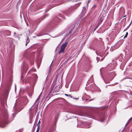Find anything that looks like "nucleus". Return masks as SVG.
I'll list each match as a JSON object with an SVG mask.
<instances>
[{"label": "nucleus", "mask_w": 132, "mask_h": 132, "mask_svg": "<svg viewBox=\"0 0 132 132\" xmlns=\"http://www.w3.org/2000/svg\"><path fill=\"white\" fill-rule=\"evenodd\" d=\"M65 95L69 97H70L71 98H72V96L70 95H68L66 94H65Z\"/></svg>", "instance_id": "obj_13"}, {"label": "nucleus", "mask_w": 132, "mask_h": 132, "mask_svg": "<svg viewBox=\"0 0 132 132\" xmlns=\"http://www.w3.org/2000/svg\"><path fill=\"white\" fill-rule=\"evenodd\" d=\"M128 34V32H126L125 36L124 37V38H125L126 37H127Z\"/></svg>", "instance_id": "obj_15"}, {"label": "nucleus", "mask_w": 132, "mask_h": 132, "mask_svg": "<svg viewBox=\"0 0 132 132\" xmlns=\"http://www.w3.org/2000/svg\"><path fill=\"white\" fill-rule=\"evenodd\" d=\"M33 78L32 79L31 77H28L27 78L25 83L28 82L30 84L32 83L33 82H36L37 80V78L38 77L37 75L36 74H33L32 75Z\"/></svg>", "instance_id": "obj_1"}, {"label": "nucleus", "mask_w": 132, "mask_h": 132, "mask_svg": "<svg viewBox=\"0 0 132 132\" xmlns=\"http://www.w3.org/2000/svg\"><path fill=\"white\" fill-rule=\"evenodd\" d=\"M109 71H111V69H109Z\"/></svg>", "instance_id": "obj_32"}, {"label": "nucleus", "mask_w": 132, "mask_h": 132, "mask_svg": "<svg viewBox=\"0 0 132 132\" xmlns=\"http://www.w3.org/2000/svg\"><path fill=\"white\" fill-rule=\"evenodd\" d=\"M28 67V65L27 63H23V67L21 68V69H22L23 71L25 70H27Z\"/></svg>", "instance_id": "obj_7"}, {"label": "nucleus", "mask_w": 132, "mask_h": 132, "mask_svg": "<svg viewBox=\"0 0 132 132\" xmlns=\"http://www.w3.org/2000/svg\"><path fill=\"white\" fill-rule=\"evenodd\" d=\"M38 101V98H37L35 101V102L36 103Z\"/></svg>", "instance_id": "obj_24"}, {"label": "nucleus", "mask_w": 132, "mask_h": 132, "mask_svg": "<svg viewBox=\"0 0 132 132\" xmlns=\"http://www.w3.org/2000/svg\"><path fill=\"white\" fill-rule=\"evenodd\" d=\"M64 19V18L62 16V15H60L58 16V17L55 19V21L57 22H59L60 21Z\"/></svg>", "instance_id": "obj_5"}, {"label": "nucleus", "mask_w": 132, "mask_h": 132, "mask_svg": "<svg viewBox=\"0 0 132 132\" xmlns=\"http://www.w3.org/2000/svg\"><path fill=\"white\" fill-rule=\"evenodd\" d=\"M72 30H70V32H69V34H71L72 33Z\"/></svg>", "instance_id": "obj_21"}, {"label": "nucleus", "mask_w": 132, "mask_h": 132, "mask_svg": "<svg viewBox=\"0 0 132 132\" xmlns=\"http://www.w3.org/2000/svg\"><path fill=\"white\" fill-rule=\"evenodd\" d=\"M129 121H128V122H127V123H126V125H125V126H127L128 125V124L129 123Z\"/></svg>", "instance_id": "obj_19"}, {"label": "nucleus", "mask_w": 132, "mask_h": 132, "mask_svg": "<svg viewBox=\"0 0 132 132\" xmlns=\"http://www.w3.org/2000/svg\"><path fill=\"white\" fill-rule=\"evenodd\" d=\"M53 62V61H52V62L51 63H52ZM51 65H50V67H49V70H48L47 71L48 75H47V77H48V76L49 75L50 72L51 71Z\"/></svg>", "instance_id": "obj_9"}, {"label": "nucleus", "mask_w": 132, "mask_h": 132, "mask_svg": "<svg viewBox=\"0 0 132 132\" xmlns=\"http://www.w3.org/2000/svg\"><path fill=\"white\" fill-rule=\"evenodd\" d=\"M104 57L103 58H102V59L100 61H102L103 60V59H104Z\"/></svg>", "instance_id": "obj_25"}, {"label": "nucleus", "mask_w": 132, "mask_h": 132, "mask_svg": "<svg viewBox=\"0 0 132 132\" xmlns=\"http://www.w3.org/2000/svg\"><path fill=\"white\" fill-rule=\"evenodd\" d=\"M113 68H111V70H112V69H113Z\"/></svg>", "instance_id": "obj_34"}, {"label": "nucleus", "mask_w": 132, "mask_h": 132, "mask_svg": "<svg viewBox=\"0 0 132 132\" xmlns=\"http://www.w3.org/2000/svg\"><path fill=\"white\" fill-rule=\"evenodd\" d=\"M132 120V118H130L128 120V121L129 122H130V121H131Z\"/></svg>", "instance_id": "obj_20"}, {"label": "nucleus", "mask_w": 132, "mask_h": 132, "mask_svg": "<svg viewBox=\"0 0 132 132\" xmlns=\"http://www.w3.org/2000/svg\"><path fill=\"white\" fill-rule=\"evenodd\" d=\"M98 24H97L95 26V29H97V28L99 26Z\"/></svg>", "instance_id": "obj_18"}, {"label": "nucleus", "mask_w": 132, "mask_h": 132, "mask_svg": "<svg viewBox=\"0 0 132 132\" xmlns=\"http://www.w3.org/2000/svg\"><path fill=\"white\" fill-rule=\"evenodd\" d=\"M22 76L21 77V79H22Z\"/></svg>", "instance_id": "obj_35"}, {"label": "nucleus", "mask_w": 132, "mask_h": 132, "mask_svg": "<svg viewBox=\"0 0 132 132\" xmlns=\"http://www.w3.org/2000/svg\"><path fill=\"white\" fill-rule=\"evenodd\" d=\"M104 117V115H103V113L102 114L100 115L99 117H100V118H102V117Z\"/></svg>", "instance_id": "obj_16"}, {"label": "nucleus", "mask_w": 132, "mask_h": 132, "mask_svg": "<svg viewBox=\"0 0 132 132\" xmlns=\"http://www.w3.org/2000/svg\"><path fill=\"white\" fill-rule=\"evenodd\" d=\"M40 123H41L40 121V120H39L37 124V127H40Z\"/></svg>", "instance_id": "obj_12"}, {"label": "nucleus", "mask_w": 132, "mask_h": 132, "mask_svg": "<svg viewBox=\"0 0 132 132\" xmlns=\"http://www.w3.org/2000/svg\"><path fill=\"white\" fill-rule=\"evenodd\" d=\"M98 55L100 56L101 57H102L103 56V55H101L100 54H99Z\"/></svg>", "instance_id": "obj_23"}, {"label": "nucleus", "mask_w": 132, "mask_h": 132, "mask_svg": "<svg viewBox=\"0 0 132 132\" xmlns=\"http://www.w3.org/2000/svg\"><path fill=\"white\" fill-rule=\"evenodd\" d=\"M109 66L111 67H112V65H110L108 66V67Z\"/></svg>", "instance_id": "obj_26"}, {"label": "nucleus", "mask_w": 132, "mask_h": 132, "mask_svg": "<svg viewBox=\"0 0 132 132\" xmlns=\"http://www.w3.org/2000/svg\"><path fill=\"white\" fill-rule=\"evenodd\" d=\"M116 36L115 33L112 31L110 34L108 35L106 39L109 42H111L113 40Z\"/></svg>", "instance_id": "obj_2"}, {"label": "nucleus", "mask_w": 132, "mask_h": 132, "mask_svg": "<svg viewBox=\"0 0 132 132\" xmlns=\"http://www.w3.org/2000/svg\"><path fill=\"white\" fill-rule=\"evenodd\" d=\"M39 129H40V127H37V130L36 132H39Z\"/></svg>", "instance_id": "obj_14"}, {"label": "nucleus", "mask_w": 132, "mask_h": 132, "mask_svg": "<svg viewBox=\"0 0 132 132\" xmlns=\"http://www.w3.org/2000/svg\"><path fill=\"white\" fill-rule=\"evenodd\" d=\"M74 28H73V29H74Z\"/></svg>", "instance_id": "obj_36"}, {"label": "nucleus", "mask_w": 132, "mask_h": 132, "mask_svg": "<svg viewBox=\"0 0 132 132\" xmlns=\"http://www.w3.org/2000/svg\"><path fill=\"white\" fill-rule=\"evenodd\" d=\"M104 119H102H102H101L100 120V121L101 122H103V121H104Z\"/></svg>", "instance_id": "obj_22"}, {"label": "nucleus", "mask_w": 132, "mask_h": 132, "mask_svg": "<svg viewBox=\"0 0 132 132\" xmlns=\"http://www.w3.org/2000/svg\"><path fill=\"white\" fill-rule=\"evenodd\" d=\"M7 120H4L3 121H0V127H4L6 125L7 123Z\"/></svg>", "instance_id": "obj_4"}, {"label": "nucleus", "mask_w": 132, "mask_h": 132, "mask_svg": "<svg viewBox=\"0 0 132 132\" xmlns=\"http://www.w3.org/2000/svg\"><path fill=\"white\" fill-rule=\"evenodd\" d=\"M122 57V55H120V56H119V57Z\"/></svg>", "instance_id": "obj_27"}, {"label": "nucleus", "mask_w": 132, "mask_h": 132, "mask_svg": "<svg viewBox=\"0 0 132 132\" xmlns=\"http://www.w3.org/2000/svg\"><path fill=\"white\" fill-rule=\"evenodd\" d=\"M30 42V40L29 39L28 37H27V39H26V45L27 46V44L28 43Z\"/></svg>", "instance_id": "obj_10"}, {"label": "nucleus", "mask_w": 132, "mask_h": 132, "mask_svg": "<svg viewBox=\"0 0 132 132\" xmlns=\"http://www.w3.org/2000/svg\"><path fill=\"white\" fill-rule=\"evenodd\" d=\"M67 44L68 43L67 42H65L64 43L62 44L61 49L60 51H59V53L60 54L61 53L63 52H64L65 49L66 47Z\"/></svg>", "instance_id": "obj_3"}, {"label": "nucleus", "mask_w": 132, "mask_h": 132, "mask_svg": "<svg viewBox=\"0 0 132 132\" xmlns=\"http://www.w3.org/2000/svg\"><path fill=\"white\" fill-rule=\"evenodd\" d=\"M102 19L101 18L99 20V22L97 24H98V26H99L100 24L102 22Z\"/></svg>", "instance_id": "obj_11"}, {"label": "nucleus", "mask_w": 132, "mask_h": 132, "mask_svg": "<svg viewBox=\"0 0 132 132\" xmlns=\"http://www.w3.org/2000/svg\"><path fill=\"white\" fill-rule=\"evenodd\" d=\"M32 70H29V72H30Z\"/></svg>", "instance_id": "obj_29"}, {"label": "nucleus", "mask_w": 132, "mask_h": 132, "mask_svg": "<svg viewBox=\"0 0 132 132\" xmlns=\"http://www.w3.org/2000/svg\"><path fill=\"white\" fill-rule=\"evenodd\" d=\"M95 52H96V54L97 55H98V54L97 53V52L96 51Z\"/></svg>", "instance_id": "obj_31"}, {"label": "nucleus", "mask_w": 132, "mask_h": 132, "mask_svg": "<svg viewBox=\"0 0 132 132\" xmlns=\"http://www.w3.org/2000/svg\"><path fill=\"white\" fill-rule=\"evenodd\" d=\"M40 98V96H38V98H38V99H39V98Z\"/></svg>", "instance_id": "obj_30"}, {"label": "nucleus", "mask_w": 132, "mask_h": 132, "mask_svg": "<svg viewBox=\"0 0 132 132\" xmlns=\"http://www.w3.org/2000/svg\"><path fill=\"white\" fill-rule=\"evenodd\" d=\"M5 33L6 36H9L10 35L11 32L9 30H6L5 31Z\"/></svg>", "instance_id": "obj_8"}, {"label": "nucleus", "mask_w": 132, "mask_h": 132, "mask_svg": "<svg viewBox=\"0 0 132 132\" xmlns=\"http://www.w3.org/2000/svg\"><path fill=\"white\" fill-rule=\"evenodd\" d=\"M104 81H105V82L106 83V82H105V80H104Z\"/></svg>", "instance_id": "obj_33"}, {"label": "nucleus", "mask_w": 132, "mask_h": 132, "mask_svg": "<svg viewBox=\"0 0 132 132\" xmlns=\"http://www.w3.org/2000/svg\"><path fill=\"white\" fill-rule=\"evenodd\" d=\"M75 99H76V100H78L79 99V98H75Z\"/></svg>", "instance_id": "obj_28"}, {"label": "nucleus", "mask_w": 132, "mask_h": 132, "mask_svg": "<svg viewBox=\"0 0 132 132\" xmlns=\"http://www.w3.org/2000/svg\"><path fill=\"white\" fill-rule=\"evenodd\" d=\"M100 59V58L98 57H96V60L97 61V62Z\"/></svg>", "instance_id": "obj_17"}, {"label": "nucleus", "mask_w": 132, "mask_h": 132, "mask_svg": "<svg viewBox=\"0 0 132 132\" xmlns=\"http://www.w3.org/2000/svg\"><path fill=\"white\" fill-rule=\"evenodd\" d=\"M86 11V7L85 6L83 7L82 11L80 14L82 16H84L85 15Z\"/></svg>", "instance_id": "obj_6"}]
</instances>
